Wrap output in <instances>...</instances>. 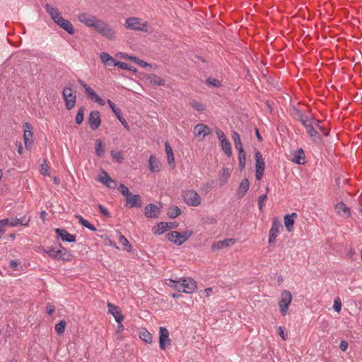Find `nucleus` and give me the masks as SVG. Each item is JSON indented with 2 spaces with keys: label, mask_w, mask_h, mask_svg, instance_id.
Instances as JSON below:
<instances>
[{
  "label": "nucleus",
  "mask_w": 362,
  "mask_h": 362,
  "mask_svg": "<svg viewBox=\"0 0 362 362\" xmlns=\"http://www.w3.org/2000/svg\"><path fill=\"white\" fill-rule=\"evenodd\" d=\"M55 233L58 238H60L64 242L74 243L76 240L75 235L70 234L64 228H56Z\"/></svg>",
  "instance_id": "ddd939ff"
},
{
  "label": "nucleus",
  "mask_w": 362,
  "mask_h": 362,
  "mask_svg": "<svg viewBox=\"0 0 362 362\" xmlns=\"http://www.w3.org/2000/svg\"><path fill=\"white\" fill-rule=\"evenodd\" d=\"M165 148L167 155L168 163L170 165H175V159L173 149L170 144L166 141L165 142Z\"/></svg>",
  "instance_id": "c85d7f7f"
},
{
  "label": "nucleus",
  "mask_w": 362,
  "mask_h": 362,
  "mask_svg": "<svg viewBox=\"0 0 362 362\" xmlns=\"http://www.w3.org/2000/svg\"><path fill=\"white\" fill-rule=\"evenodd\" d=\"M126 206L129 208H140L142 206L141 197L139 194H133L131 193L129 196L125 199Z\"/></svg>",
  "instance_id": "4468645a"
},
{
  "label": "nucleus",
  "mask_w": 362,
  "mask_h": 362,
  "mask_svg": "<svg viewBox=\"0 0 362 362\" xmlns=\"http://www.w3.org/2000/svg\"><path fill=\"white\" fill-rule=\"evenodd\" d=\"M230 175V171L228 168H223L222 174L220 177V185L222 186L227 182Z\"/></svg>",
  "instance_id": "49530a36"
},
{
  "label": "nucleus",
  "mask_w": 362,
  "mask_h": 362,
  "mask_svg": "<svg viewBox=\"0 0 362 362\" xmlns=\"http://www.w3.org/2000/svg\"><path fill=\"white\" fill-rule=\"evenodd\" d=\"M169 284H168L170 287L173 288L175 290H177L178 292H181V279L179 280H173L169 279Z\"/></svg>",
  "instance_id": "3c124183"
},
{
  "label": "nucleus",
  "mask_w": 362,
  "mask_h": 362,
  "mask_svg": "<svg viewBox=\"0 0 362 362\" xmlns=\"http://www.w3.org/2000/svg\"><path fill=\"white\" fill-rule=\"evenodd\" d=\"M62 95L65 102V107L68 110H71L76 105V95L73 93L71 88L65 87L63 89Z\"/></svg>",
  "instance_id": "20e7f679"
},
{
  "label": "nucleus",
  "mask_w": 362,
  "mask_h": 362,
  "mask_svg": "<svg viewBox=\"0 0 362 362\" xmlns=\"http://www.w3.org/2000/svg\"><path fill=\"white\" fill-rule=\"evenodd\" d=\"M107 103L112 110V112L115 113L117 118L119 119V121L121 122V124L123 125V127L129 130V126L128 123L127 122L126 119L123 116L121 115V110L117 107L116 105L112 103L110 100H107Z\"/></svg>",
  "instance_id": "2eb2a0df"
},
{
  "label": "nucleus",
  "mask_w": 362,
  "mask_h": 362,
  "mask_svg": "<svg viewBox=\"0 0 362 362\" xmlns=\"http://www.w3.org/2000/svg\"><path fill=\"white\" fill-rule=\"evenodd\" d=\"M292 300L291 293L288 290H284L281 294V299L279 302L280 312L283 315H286L289 305Z\"/></svg>",
  "instance_id": "7ed1b4c3"
},
{
  "label": "nucleus",
  "mask_w": 362,
  "mask_h": 362,
  "mask_svg": "<svg viewBox=\"0 0 362 362\" xmlns=\"http://www.w3.org/2000/svg\"><path fill=\"white\" fill-rule=\"evenodd\" d=\"M281 227H282L281 223L278 220L277 217H274L272 219V225L269 234V245H272L276 243V239L278 236L279 228Z\"/></svg>",
  "instance_id": "423d86ee"
},
{
  "label": "nucleus",
  "mask_w": 362,
  "mask_h": 362,
  "mask_svg": "<svg viewBox=\"0 0 362 362\" xmlns=\"http://www.w3.org/2000/svg\"><path fill=\"white\" fill-rule=\"evenodd\" d=\"M60 28L66 30L69 34L74 35L75 33L74 28L71 23L64 19L63 17L56 23Z\"/></svg>",
  "instance_id": "aec40b11"
},
{
  "label": "nucleus",
  "mask_w": 362,
  "mask_h": 362,
  "mask_svg": "<svg viewBox=\"0 0 362 362\" xmlns=\"http://www.w3.org/2000/svg\"><path fill=\"white\" fill-rule=\"evenodd\" d=\"M250 187V182L249 180L247 178L243 179L238 187V189L237 190V196L238 198H243L245 194L247 193V190Z\"/></svg>",
  "instance_id": "412c9836"
},
{
  "label": "nucleus",
  "mask_w": 362,
  "mask_h": 362,
  "mask_svg": "<svg viewBox=\"0 0 362 362\" xmlns=\"http://www.w3.org/2000/svg\"><path fill=\"white\" fill-rule=\"evenodd\" d=\"M90 128L96 130L101 124L100 113L98 110H93L90 112L88 118Z\"/></svg>",
  "instance_id": "9b49d317"
},
{
  "label": "nucleus",
  "mask_w": 362,
  "mask_h": 362,
  "mask_svg": "<svg viewBox=\"0 0 362 362\" xmlns=\"http://www.w3.org/2000/svg\"><path fill=\"white\" fill-rule=\"evenodd\" d=\"M166 238L173 243L174 244L180 246L183 243H179V241H182L183 239L182 238L181 233L177 231H171L166 235Z\"/></svg>",
  "instance_id": "5701e85b"
},
{
  "label": "nucleus",
  "mask_w": 362,
  "mask_h": 362,
  "mask_svg": "<svg viewBox=\"0 0 362 362\" xmlns=\"http://www.w3.org/2000/svg\"><path fill=\"white\" fill-rule=\"evenodd\" d=\"M255 168H256V173H255V177L257 180H260L264 175V169H265V165L264 162L262 158V155L259 151H255Z\"/></svg>",
  "instance_id": "39448f33"
},
{
  "label": "nucleus",
  "mask_w": 362,
  "mask_h": 362,
  "mask_svg": "<svg viewBox=\"0 0 362 362\" xmlns=\"http://www.w3.org/2000/svg\"><path fill=\"white\" fill-rule=\"evenodd\" d=\"M44 252L47 253L49 257H50L54 259H57V247H47L46 249H44Z\"/></svg>",
  "instance_id": "603ef678"
},
{
  "label": "nucleus",
  "mask_w": 362,
  "mask_h": 362,
  "mask_svg": "<svg viewBox=\"0 0 362 362\" xmlns=\"http://www.w3.org/2000/svg\"><path fill=\"white\" fill-rule=\"evenodd\" d=\"M103 176H100L99 180L110 189L116 187V182L112 179L106 171H103Z\"/></svg>",
  "instance_id": "4be33fe9"
},
{
  "label": "nucleus",
  "mask_w": 362,
  "mask_h": 362,
  "mask_svg": "<svg viewBox=\"0 0 362 362\" xmlns=\"http://www.w3.org/2000/svg\"><path fill=\"white\" fill-rule=\"evenodd\" d=\"M48 170H49V166L47 164L46 160L44 159L43 163H42L40 165V172L43 175H49Z\"/></svg>",
  "instance_id": "13d9d810"
},
{
  "label": "nucleus",
  "mask_w": 362,
  "mask_h": 362,
  "mask_svg": "<svg viewBox=\"0 0 362 362\" xmlns=\"http://www.w3.org/2000/svg\"><path fill=\"white\" fill-rule=\"evenodd\" d=\"M129 59L132 62H134L135 63H136L137 64H139V66H141L143 68L151 67V65L150 64L147 63L146 62H145L142 59H140L139 58H138L135 56L134 57H129Z\"/></svg>",
  "instance_id": "de8ad7c7"
},
{
  "label": "nucleus",
  "mask_w": 362,
  "mask_h": 362,
  "mask_svg": "<svg viewBox=\"0 0 362 362\" xmlns=\"http://www.w3.org/2000/svg\"><path fill=\"white\" fill-rule=\"evenodd\" d=\"M232 139L234 141L235 148L239 151L240 149H243V143L241 141L240 136L237 132H232Z\"/></svg>",
  "instance_id": "4c0bfd02"
},
{
  "label": "nucleus",
  "mask_w": 362,
  "mask_h": 362,
  "mask_svg": "<svg viewBox=\"0 0 362 362\" xmlns=\"http://www.w3.org/2000/svg\"><path fill=\"white\" fill-rule=\"evenodd\" d=\"M161 208L162 204L159 207L152 203L148 204L144 209V215L148 218H157L161 211Z\"/></svg>",
  "instance_id": "f8f14e48"
},
{
  "label": "nucleus",
  "mask_w": 362,
  "mask_h": 362,
  "mask_svg": "<svg viewBox=\"0 0 362 362\" xmlns=\"http://www.w3.org/2000/svg\"><path fill=\"white\" fill-rule=\"evenodd\" d=\"M112 157L117 162L121 163L123 160L122 153L120 151H115L114 150L110 152Z\"/></svg>",
  "instance_id": "052dcab7"
},
{
  "label": "nucleus",
  "mask_w": 362,
  "mask_h": 362,
  "mask_svg": "<svg viewBox=\"0 0 362 362\" xmlns=\"http://www.w3.org/2000/svg\"><path fill=\"white\" fill-rule=\"evenodd\" d=\"M167 229H168V222H160L157 224L156 227L153 228V233L155 234L161 235L163 234Z\"/></svg>",
  "instance_id": "c9c22d12"
},
{
  "label": "nucleus",
  "mask_w": 362,
  "mask_h": 362,
  "mask_svg": "<svg viewBox=\"0 0 362 362\" xmlns=\"http://www.w3.org/2000/svg\"><path fill=\"white\" fill-rule=\"evenodd\" d=\"M45 8L46 11L49 13L51 18L54 21L55 23L59 20V18L62 17L59 9L55 7H53L50 4H47Z\"/></svg>",
  "instance_id": "6ab92c4d"
},
{
  "label": "nucleus",
  "mask_w": 362,
  "mask_h": 362,
  "mask_svg": "<svg viewBox=\"0 0 362 362\" xmlns=\"http://www.w3.org/2000/svg\"><path fill=\"white\" fill-rule=\"evenodd\" d=\"M119 192L122 194L125 198L131 194L130 191L129 190L128 187L125 186L124 184H120V185L118 187Z\"/></svg>",
  "instance_id": "6e6d98bb"
},
{
  "label": "nucleus",
  "mask_w": 362,
  "mask_h": 362,
  "mask_svg": "<svg viewBox=\"0 0 362 362\" xmlns=\"http://www.w3.org/2000/svg\"><path fill=\"white\" fill-rule=\"evenodd\" d=\"M100 59L106 66H114L116 62L112 56L106 52H102L100 54Z\"/></svg>",
  "instance_id": "7c9ffc66"
},
{
  "label": "nucleus",
  "mask_w": 362,
  "mask_h": 362,
  "mask_svg": "<svg viewBox=\"0 0 362 362\" xmlns=\"http://www.w3.org/2000/svg\"><path fill=\"white\" fill-rule=\"evenodd\" d=\"M57 250L62 252L64 254V257H63L64 262H69L71 260L73 255H71V253L69 251H68L61 244H59V247H57Z\"/></svg>",
  "instance_id": "58836bf2"
},
{
  "label": "nucleus",
  "mask_w": 362,
  "mask_h": 362,
  "mask_svg": "<svg viewBox=\"0 0 362 362\" xmlns=\"http://www.w3.org/2000/svg\"><path fill=\"white\" fill-rule=\"evenodd\" d=\"M125 27L128 29L135 30H146V24L135 17L129 18L126 21Z\"/></svg>",
  "instance_id": "6e6552de"
},
{
  "label": "nucleus",
  "mask_w": 362,
  "mask_h": 362,
  "mask_svg": "<svg viewBox=\"0 0 362 362\" xmlns=\"http://www.w3.org/2000/svg\"><path fill=\"white\" fill-rule=\"evenodd\" d=\"M306 131H307V133L309 135V136L310 138H313L315 141H316V139H317L318 140L321 139V136L319 134V132H317L315 129L314 124H313V126H311V127H308V130H306Z\"/></svg>",
  "instance_id": "37998d69"
},
{
  "label": "nucleus",
  "mask_w": 362,
  "mask_h": 362,
  "mask_svg": "<svg viewBox=\"0 0 362 362\" xmlns=\"http://www.w3.org/2000/svg\"><path fill=\"white\" fill-rule=\"evenodd\" d=\"M78 18L81 23L87 27L94 28L102 36L109 40L115 38V32L110 27L109 24L97 18L95 16L82 13L78 15Z\"/></svg>",
  "instance_id": "f257e3e1"
},
{
  "label": "nucleus",
  "mask_w": 362,
  "mask_h": 362,
  "mask_svg": "<svg viewBox=\"0 0 362 362\" xmlns=\"http://www.w3.org/2000/svg\"><path fill=\"white\" fill-rule=\"evenodd\" d=\"M238 151L239 169L243 171L245 168L246 153L244 149H240Z\"/></svg>",
  "instance_id": "f704fd0d"
},
{
  "label": "nucleus",
  "mask_w": 362,
  "mask_h": 362,
  "mask_svg": "<svg viewBox=\"0 0 362 362\" xmlns=\"http://www.w3.org/2000/svg\"><path fill=\"white\" fill-rule=\"evenodd\" d=\"M293 113L298 117L299 121L303 120L306 115H303L298 108L296 107H293Z\"/></svg>",
  "instance_id": "338daca9"
},
{
  "label": "nucleus",
  "mask_w": 362,
  "mask_h": 362,
  "mask_svg": "<svg viewBox=\"0 0 362 362\" xmlns=\"http://www.w3.org/2000/svg\"><path fill=\"white\" fill-rule=\"evenodd\" d=\"M84 110L85 107L83 106L78 109L75 119L76 123L77 124H81L83 122L84 119Z\"/></svg>",
  "instance_id": "8fccbe9b"
},
{
  "label": "nucleus",
  "mask_w": 362,
  "mask_h": 362,
  "mask_svg": "<svg viewBox=\"0 0 362 362\" xmlns=\"http://www.w3.org/2000/svg\"><path fill=\"white\" fill-rule=\"evenodd\" d=\"M98 208L100 211V212L106 217H110V214L109 213L108 210L102 204H98Z\"/></svg>",
  "instance_id": "0e129e2a"
},
{
  "label": "nucleus",
  "mask_w": 362,
  "mask_h": 362,
  "mask_svg": "<svg viewBox=\"0 0 362 362\" xmlns=\"http://www.w3.org/2000/svg\"><path fill=\"white\" fill-rule=\"evenodd\" d=\"M301 124L304 126V127L308 130V127H311L313 124V122L311 119H310L307 116L303 118V120L300 121Z\"/></svg>",
  "instance_id": "680f3d73"
},
{
  "label": "nucleus",
  "mask_w": 362,
  "mask_h": 362,
  "mask_svg": "<svg viewBox=\"0 0 362 362\" xmlns=\"http://www.w3.org/2000/svg\"><path fill=\"white\" fill-rule=\"evenodd\" d=\"M108 313L112 314L116 322H119L124 320V315H122L119 307L113 305L111 303H107Z\"/></svg>",
  "instance_id": "a211bd4d"
},
{
  "label": "nucleus",
  "mask_w": 362,
  "mask_h": 362,
  "mask_svg": "<svg viewBox=\"0 0 362 362\" xmlns=\"http://www.w3.org/2000/svg\"><path fill=\"white\" fill-rule=\"evenodd\" d=\"M333 308L336 312H337V313L340 312L341 308V303L340 299L339 298L335 299V300L334 302Z\"/></svg>",
  "instance_id": "69168bd1"
},
{
  "label": "nucleus",
  "mask_w": 362,
  "mask_h": 362,
  "mask_svg": "<svg viewBox=\"0 0 362 362\" xmlns=\"http://www.w3.org/2000/svg\"><path fill=\"white\" fill-rule=\"evenodd\" d=\"M206 83L217 88L221 86V83L219 80L213 78H208L206 79Z\"/></svg>",
  "instance_id": "bf43d9fd"
},
{
  "label": "nucleus",
  "mask_w": 362,
  "mask_h": 362,
  "mask_svg": "<svg viewBox=\"0 0 362 362\" xmlns=\"http://www.w3.org/2000/svg\"><path fill=\"white\" fill-rule=\"evenodd\" d=\"M297 217V214L293 212L291 214H286L284 216V224L288 232H291L293 228L294 218Z\"/></svg>",
  "instance_id": "b1692460"
},
{
  "label": "nucleus",
  "mask_w": 362,
  "mask_h": 362,
  "mask_svg": "<svg viewBox=\"0 0 362 362\" xmlns=\"http://www.w3.org/2000/svg\"><path fill=\"white\" fill-rule=\"evenodd\" d=\"M119 243L125 247V250L130 252L132 249V246L129 244L128 240L122 234H119Z\"/></svg>",
  "instance_id": "09e8293b"
},
{
  "label": "nucleus",
  "mask_w": 362,
  "mask_h": 362,
  "mask_svg": "<svg viewBox=\"0 0 362 362\" xmlns=\"http://www.w3.org/2000/svg\"><path fill=\"white\" fill-rule=\"evenodd\" d=\"M335 211L338 214L341 215L342 214H346V216H350L349 208L342 202H339L335 206Z\"/></svg>",
  "instance_id": "c756f323"
},
{
  "label": "nucleus",
  "mask_w": 362,
  "mask_h": 362,
  "mask_svg": "<svg viewBox=\"0 0 362 362\" xmlns=\"http://www.w3.org/2000/svg\"><path fill=\"white\" fill-rule=\"evenodd\" d=\"M235 243V239L234 238H226L223 240H220L214 243L211 245V250L214 251L222 250L228 246L233 245Z\"/></svg>",
  "instance_id": "f3484780"
},
{
  "label": "nucleus",
  "mask_w": 362,
  "mask_h": 362,
  "mask_svg": "<svg viewBox=\"0 0 362 362\" xmlns=\"http://www.w3.org/2000/svg\"><path fill=\"white\" fill-rule=\"evenodd\" d=\"M66 326V322L64 320L59 321L57 324L55 325V331L56 332L61 335L64 332Z\"/></svg>",
  "instance_id": "864d4df0"
},
{
  "label": "nucleus",
  "mask_w": 362,
  "mask_h": 362,
  "mask_svg": "<svg viewBox=\"0 0 362 362\" xmlns=\"http://www.w3.org/2000/svg\"><path fill=\"white\" fill-rule=\"evenodd\" d=\"M168 330L163 327L159 328V346L161 350H165L167 346L170 344Z\"/></svg>",
  "instance_id": "9d476101"
},
{
  "label": "nucleus",
  "mask_w": 362,
  "mask_h": 362,
  "mask_svg": "<svg viewBox=\"0 0 362 362\" xmlns=\"http://www.w3.org/2000/svg\"><path fill=\"white\" fill-rule=\"evenodd\" d=\"M95 154L98 157H102L105 153V146L101 139H98L95 141Z\"/></svg>",
  "instance_id": "e433bc0d"
},
{
  "label": "nucleus",
  "mask_w": 362,
  "mask_h": 362,
  "mask_svg": "<svg viewBox=\"0 0 362 362\" xmlns=\"http://www.w3.org/2000/svg\"><path fill=\"white\" fill-rule=\"evenodd\" d=\"M221 146L222 151L228 157H230L232 156L231 145L227 139H223L222 142H221Z\"/></svg>",
  "instance_id": "72a5a7b5"
},
{
  "label": "nucleus",
  "mask_w": 362,
  "mask_h": 362,
  "mask_svg": "<svg viewBox=\"0 0 362 362\" xmlns=\"http://www.w3.org/2000/svg\"><path fill=\"white\" fill-rule=\"evenodd\" d=\"M211 134V129L209 126L204 124H198L194 128V134L196 137H205Z\"/></svg>",
  "instance_id": "dca6fc26"
},
{
  "label": "nucleus",
  "mask_w": 362,
  "mask_h": 362,
  "mask_svg": "<svg viewBox=\"0 0 362 362\" xmlns=\"http://www.w3.org/2000/svg\"><path fill=\"white\" fill-rule=\"evenodd\" d=\"M139 338L148 344H151L153 340L152 334L146 329L140 332Z\"/></svg>",
  "instance_id": "c03bdc74"
},
{
  "label": "nucleus",
  "mask_w": 362,
  "mask_h": 362,
  "mask_svg": "<svg viewBox=\"0 0 362 362\" xmlns=\"http://www.w3.org/2000/svg\"><path fill=\"white\" fill-rule=\"evenodd\" d=\"M57 250L62 252L64 254V257H63L64 262H69L71 260L73 255H71V253L69 251H68L61 244H59V247H57Z\"/></svg>",
  "instance_id": "ea45409f"
},
{
  "label": "nucleus",
  "mask_w": 362,
  "mask_h": 362,
  "mask_svg": "<svg viewBox=\"0 0 362 362\" xmlns=\"http://www.w3.org/2000/svg\"><path fill=\"white\" fill-rule=\"evenodd\" d=\"M267 199V194L260 195L258 198V206L259 210H262L264 206V202Z\"/></svg>",
  "instance_id": "e2e57ef3"
},
{
  "label": "nucleus",
  "mask_w": 362,
  "mask_h": 362,
  "mask_svg": "<svg viewBox=\"0 0 362 362\" xmlns=\"http://www.w3.org/2000/svg\"><path fill=\"white\" fill-rule=\"evenodd\" d=\"M75 217H76V218L78 219V222L83 227H86V228H88L91 231H95L96 230V228L93 224H91L89 221H88L86 219H85L82 216H81L79 214H76Z\"/></svg>",
  "instance_id": "473e14b6"
},
{
  "label": "nucleus",
  "mask_w": 362,
  "mask_h": 362,
  "mask_svg": "<svg viewBox=\"0 0 362 362\" xmlns=\"http://www.w3.org/2000/svg\"><path fill=\"white\" fill-rule=\"evenodd\" d=\"M127 66L128 64L119 61H116L115 63L114 64V66H117L124 70H126L127 69Z\"/></svg>",
  "instance_id": "774afa93"
},
{
  "label": "nucleus",
  "mask_w": 362,
  "mask_h": 362,
  "mask_svg": "<svg viewBox=\"0 0 362 362\" xmlns=\"http://www.w3.org/2000/svg\"><path fill=\"white\" fill-rule=\"evenodd\" d=\"M189 104H190L191 107H193L195 110H197L199 112H202V111L205 110L204 105H203L196 100L191 101Z\"/></svg>",
  "instance_id": "5fc2aeb1"
},
{
  "label": "nucleus",
  "mask_w": 362,
  "mask_h": 362,
  "mask_svg": "<svg viewBox=\"0 0 362 362\" xmlns=\"http://www.w3.org/2000/svg\"><path fill=\"white\" fill-rule=\"evenodd\" d=\"M146 79L149 81L150 83L153 86H164L165 81L160 78V76L154 74H150L147 76Z\"/></svg>",
  "instance_id": "cd10ccee"
},
{
  "label": "nucleus",
  "mask_w": 362,
  "mask_h": 362,
  "mask_svg": "<svg viewBox=\"0 0 362 362\" xmlns=\"http://www.w3.org/2000/svg\"><path fill=\"white\" fill-rule=\"evenodd\" d=\"M184 202L192 206H197L201 204V197L194 190H186L182 192Z\"/></svg>",
  "instance_id": "f03ea898"
},
{
  "label": "nucleus",
  "mask_w": 362,
  "mask_h": 362,
  "mask_svg": "<svg viewBox=\"0 0 362 362\" xmlns=\"http://www.w3.org/2000/svg\"><path fill=\"white\" fill-rule=\"evenodd\" d=\"M78 83L84 88L85 93L86 95L91 100H94V98L97 96L96 93L88 86L83 80L78 78Z\"/></svg>",
  "instance_id": "a878e982"
},
{
  "label": "nucleus",
  "mask_w": 362,
  "mask_h": 362,
  "mask_svg": "<svg viewBox=\"0 0 362 362\" xmlns=\"http://www.w3.org/2000/svg\"><path fill=\"white\" fill-rule=\"evenodd\" d=\"M24 127V134H23V139H24V144L25 146L27 149L30 148L33 144V134L32 132L33 127L32 125L28 123L25 122L23 125Z\"/></svg>",
  "instance_id": "1a4fd4ad"
},
{
  "label": "nucleus",
  "mask_w": 362,
  "mask_h": 362,
  "mask_svg": "<svg viewBox=\"0 0 362 362\" xmlns=\"http://www.w3.org/2000/svg\"><path fill=\"white\" fill-rule=\"evenodd\" d=\"M181 214L180 209L177 206H173L169 208L168 211V216L170 218H175Z\"/></svg>",
  "instance_id": "79ce46f5"
},
{
  "label": "nucleus",
  "mask_w": 362,
  "mask_h": 362,
  "mask_svg": "<svg viewBox=\"0 0 362 362\" xmlns=\"http://www.w3.org/2000/svg\"><path fill=\"white\" fill-rule=\"evenodd\" d=\"M292 160L299 165H303L305 163V157L304 151L302 148H299Z\"/></svg>",
  "instance_id": "2f4dec72"
},
{
  "label": "nucleus",
  "mask_w": 362,
  "mask_h": 362,
  "mask_svg": "<svg viewBox=\"0 0 362 362\" xmlns=\"http://www.w3.org/2000/svg\"><path fill=\"white\" fill-rule=\"evenodd\" d=\"M57 250L62 252L64 254V257H63L64 262H69L71 260L73 255H71V253L69 251H68L61 244H59V247H57Z\"/></svg>",
  "instance_id": "a19ab883"
},
{
  "label": "nucleus",
  "mask_w": 362,
  "mask_h": 362,
  "mask_svg": "<svg viewBox=\"0 0 362 362\" xmlns=\"http://www.w3.org/2000/svg\"><path fill=\"white\" fill-rule=\"evenodd\" d=\"M193 234L192 230H186L181 233L182 238L183 239L182 241H179V243H184L187 240H188Z\"/></svg>",
  "instance_id": "4d7b16f0"
},
{
  "label": "nucleus",
  "mask_w": 362,
  "mask_h": 362,
  "mask_svg": "<svg viewBox=\"0 0 362 362\" xmlns=\"http://www.w3.org/2000/svg\"><path fill=\"white\" fill-rule=\"evenodd\" d=\"M181 291L186 293H192L197 289V283L191 277L181 279Z\"/></svg>",
  "instance_id": "0eeeda50"
},
{
  "label": "nucleus",
  "mask_w": 362,
  "mask_h": 362,
  "mask_svg": "<svg viewBox=\"0 0 362 362\" xmlns=\"http://www.w3.org/2000/svg\"><path fill=\"white\" fill-rule=\"evenodd\" d=\"M30 221V218H26L25 216L21 218H11L10 226L14 227V226H17L18 225L28 226Z\"/></svg>",
  "instance_id": "bb28decb"
},
{
  "label": "nucleus",
  "mask_w": 362,
  "mask_h": 362,
  "mask_svg": "<svg viewBox=\"0 0 362 362\" xmlns=\"http://www.w3.org/2000/svg\"><path fill=\"white\" fill-rule=\"evenodd\" d=\"M150 170L153 173L160 171L161 164L160 161L153 156H151L148 160Z\"/></svg>",
  "instance_id": "393cba45"
},
{
  "label": "nucleus",
  "mask_w": 362,
  "mask_h": 362,
  "mask_svg": "<svg viewBox=\"0 0 362 362\" xmlns=\"http://www.w3.org/2000/svg\"><path fill=\"white\" fill-rule=\"evenodd\" d=\"M314 126H315L325 136L329 135V131L326 129L323 126L320 125L321 121L315 118H312Z\"/></svg>",
  "instance_id": "a18cd8bd"
}]
</instances>
